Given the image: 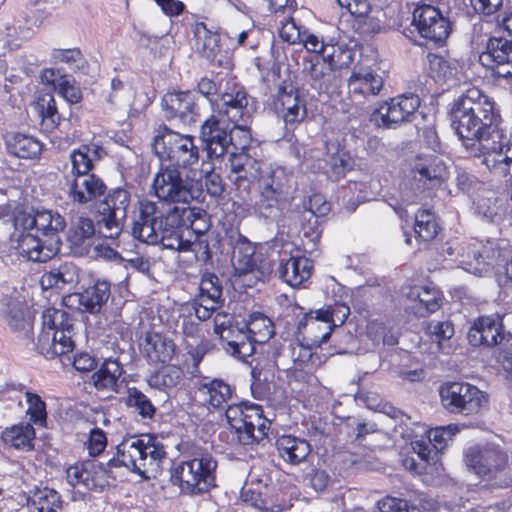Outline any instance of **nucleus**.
I'll use <instances>...</instances> for the list:
<instances>
[{
    "label": "nucleus",
    "mask_w": 512,
    "mask_h": 512,
    "mask_svg": "<svg viewBox=\"0 0 512 512\" xmlns=\"http://www.w3.org/2000/svg\"><path fill=\"white\" fill-rule=\"evenodd\" d=\"M79 273L77 266L72 262H62L51 266L50 270L43 273L40 278L42 289L52 288L64 289L66 286H72L78 282Z\"/></svg>",
    "instance_id": "obj_33"
},
{
    "label": "nucleus",
    "mask_w": 512,
    "mask_h": 512,
    "mask_svg": "<svg viewBox=\"0 0 512 512\" xmlns=\"http://www.w3.org/2000/svg\"><path fill=\"white\" fill-rule=\"evenodd\" d=\"M410 295L415 297L418 301L419 307L417 313L420 316H425V313H432L439 309V295L438 292L429 287H415Z\"/></svg>",
    "instance_id": "obj_54"
},
{
    "label": "nucleus",
    "mask_w": 512,
    "mask_h": 512,
    "mask_svg": "<svg viewBox=\"0 0 512 512\" xmlns=\"http://www.w3.org/2000/svg\"><path fill=\"white\" fill-rule=\"evenodd\" d=\"M224 348L231 356L243 361L254 353V341L244 323H242V329L226 342Z\"/></svg>",
    "instance_id": "obj_46"
},
{
    "label": "nucleus",
    "mask_w": 512,
    "mask_h": 512,
    "mask_svg": "<svg viewBox=\"0 0 512 512\" xmlns=\"http://www.w3.org/2000/svg\"><path fill=\"white\" fill-rule=\"evenodd\" d=\"M420 106L418 95L403 94L385 101L376 109L371 120L380 128L394 129L404 122L412 121Z\"/></svg>",
    "instance_id": "obj_12"
},
{
    "label": "nucleus",
    "mask_w": 512,
    "mask_h": 512,
    "mask_svg": "<svg viewBox=\"0 0 512 512\" xmlns=\"http://www.w3.org/2000/svg\"><path fill=\"white\" fill-rule=\"evenodd\" d=\"M458 431V427L451 424L431 429L428 433L429 444H431L434 449L441 451Z\"/></svg>",
    "instance_id": "obj_56"
},
{
    "label": "nucleus",
    "mask_w": 512,
    "mask_h": 512,
    "mask_svg": "<svg viewBox=\"0 0 512 512\" xmlns=\"http://www.w3.org/2000/svg\"><path fill=\"white\" fill-rule=\"evenodd\" d=\"M0 315L19 338L30 344H35L32 333L34 317L22 302L3 295L0 298Z\"/></svg>",
    "instance_id": "obj_20"
},
{
    "label": "nucleus",
    "mask_w": 512,
    "mask_h": 512,
    "mask_svg": "<svg viewBox=\"0 0 512 512\" xmlns=\"http://www.w3.org/2000/svg\"><path fill=\"white\" fill-rule=\"evenodd\" d=\"M140 346L151 363H166L175 352L174 343L159 333H148Z\"/></svg>",
    "instance_id": "obj_34"
},
{
    "label": "nucleus",
    "mask_w": 512,
    "mask_h": 512,
    "mask_svg": "<svg viewBox=\"0 0 512 512\" xmlns=\"http://www.w3.org/2000/svg\"><path fill=\"white\" fill-rule=\"evenodd\" d=\"M30 502L37 512H57L62 508L60 494L49 488L36 490L30 497Z\"/></svg>",
    "instance_id": "obj_48"
},
{
    "label": "nucleus",
    "mask_w": 512,
    "mask_h": 512,
    "mask_svg": "<svg viewBox=\"0 0 512 512\" xmlns=\"http://www.w3.org/2000/svg\"><path fill=\"white\" fill-rule=\"evenodd\" d=\"M411 24L421 37L433 42H443L451 32L449 19L431 5L416 7Z\"/></svg>",
    "instance_id": "obj_15"
},
{
    "label": "nucleus",
    "mask_w": 512,
    "mask_h": 512,
    "mask_svg": "<svg viewBox=\"0 0 512 512\" xmlns=\"http://www.w3.org/2000/svg\"><path fill=\"white\" fill-rule=\"evenodd\" d=\"M183 376L184 373L180 367L168 365L151 375L148 382L151 387L158 389L172 388L182 380Z\"/></svg>",
    "instance_id": "obj_52"
},
{
    "label": "nucleus",
    "mask_w": 512,
    "mask_h": 512,
    "mask_svg": "<svg viewBox=\"0 0 512 512\" xmlns=\"http://www.w3.org/2000/svg\"><path fill=\"white\" fill-rule=\"evenodd\" d=\"M194 36L197 52L207 60L214 61L221 50L219 35L209 30L204 23H196L194 26Z\"/></svg>",
    "instance_id": "obj_38"
},
{
    "label": "nucleus",
    "mask_w": 512,
    "mask_h": 512,
    "mask_svg": "<svg viewBox=\"0 0 512 512\" xmlns=\"http://www.w3.org/2000/svg\"><path fill=\"white\" fill-rule=\"evenodd\" d=\"M300 221L303 236L311 243V248H314L321 236L318 218L313 213H301Z\"/></svg>",
    "instance_id": "obj_58"
},
{
    "label": "nucleus",
    "mask_w": 512,
    "mask_h": 512,
    "mask_svg": "<svg viewBox=\"0 0 512 512\" xmlns=\"http://www.w3.org/2000/svg\"><path fill=\"white\" fill-rule=\"evenodd\" d=\"M249 98L244 90H232L221 95L217 109L219 114L224 115L235 124V130L242 134L244 143L251 141V134L246 122L251 116L248 106Z\"/></svg>",
    "instance_id": "obj_17"
},
{
    "label": "nucleus",
    "mask_w": 512,
    "mask_h": 512,
    "mask_svg": "<svg viewBox=\"0 0 512 512\" xmlns=\"http://www.w3.org/2000/svg\"><path fill=\"white\" fill-rule=\"evenodd\" d=\"M234 266L239 274H252L259 281H265L272 272V265L270 262L264 261L261 254L239 256Z\"/></svg>",
    "instance_id": "obj_40"
},
{
    "label": "nucleus",
    "mask_w": 512,
    "mask_h": 512,
    "mask_svg": "<svg viewBox=\"0 0 512 512\" xmlns=\"http://www.w3.org/2000/svg\"><path fill=\"white\" fill-rule=\"evenodd\" d=\"M313 344L301 341L290 342L281 351V356L289 358L295 368H315L321 365V356L313 351Z\"/></svg>",
    "instance_id": "obj_37"
},
{
    "label": "nucleus",
    "mask_w": 512,
    "mask_h": 512,
    "mask_svg": "<svg viewBox=\"0 0 512 512\" xmlns=\"http://www.w3.org/2000/svg\"><path fill=\"white\" fill-rule=\"evenodd\" d=\"M130 203L131 195L129 191L123 188H116L107 194L102 210L113 214L118 219L126 220Z\"/></svg>",
    "instance_id": "obj_45"
},
{
    "label": "nucleus",
    "mask_w": 512,
    "mask_h": 512,
    "mask_svg": "<svg viewBox=\"0 0 512 512\" xmlns=\"http://www.w3.org/2000/svg\"><path fill=\"white\" fill-rule=\"evenodd\" d=\"M110 294V284L105 280H97L83 292L70 295L68 301L73 304L77 303L84 312L96 314L100 312Z\"/></svg>",
    "instance_id": "obj_30"
},
{
    "label": "nucleus",
    "mask_w": 512,
    "mask_h": 512,
    "mask_svg": "<svg viewBox=\"0 0 512 512\" xmlns=\"http://www.w3.org/2000/svg\"><path fill=\"white\" fill-rule=\"evenodd\" d=\"M164 445L149 434L124 438L116 447V454L108 460L107 468L125 467L144 478L156 475L166 458Z\"/></svg>",
    "instance_id": "obj_4"
},
{
    "label": "nucleus",
    "mask_w": 512,
    "mask_h": 512,
    "mask_svg": "<svg viewBox=\"0 0 512 512\" xmlns=\"http://www.w3.org/2000/svg\"><path fill=\"white\" fill-rule=\"evenodd\" d=\"M108 470L103 463L87 460L70 466L66 478L71 486L83 485L88 490L103 488L107 483Z\"/></svg>",
    "instance_id": "obj_25"
},
{
    "label": "nucleus",
    "mask_w": 512,
    "mask_h": 512,
    "mask_svg": "<svg viewBox=\"0 0 512 512\" xmlns=\"http://www.w3.org/2000/svg\"><path fill=\"white\" fill-rule=\"evenodd\" d=\"M207 214L200 207L178 206L171 207L163 213L159 211L155 202L143 200L139 203L138 215L133 221L132 235L143 243L158 245L159 242L165 241L164 237H182L180 228L184 220L188 221L191 227Z\"/></svg>",
    "instance_id": "obj_2"
},
{
    "label": "nucleus",
    "mask_w": 512,
    "mask_h": 512,
    "mask_svg": "<svg viewBox=\"0 0 512 512\" xmlns=\"http://www.w3.org/2000/svg\"><path fill=\"white\" fill-rule=\"evenodd\" d=\"M152 149L161 162L169 161L178 168L198 163L200 151L191 135L175 132L165 125L156 129Z\"/></svg>",
    "instance_id": "obj_9"
},
{
    "label": "nucleus",
    "mask_w": 512,
    "mask_h": 512,
    "mask_svg": "<svg viewBox=\"0 0 512 512\" xmlns=\"http://www.w3.org/2000/svg\"><path fill=\"white\" fill-rule=\"evenodd\" d=\"M105 155L104 148L95 143L83 144L70 152L69 162L62 169V178L64 190L74 203L85 205L105 193L103 180L92 173L95 162Z\"/></svg>",
    "instance_id": "obj_3"
},
{
    "label": "nucleus",
    "mask_w": 512,
    "mask_h": 512,
    "mask_svg": "<svg viewBox=\"0 0 512 512\" xmlns=\"http://www.w3.org/2000/svg\"><path fill=\"white\" fill-rule=\"evenodd\" d=\"M480 147L486 150L482 163L487 167L509 164L512 161V127L504 130L498 124L490 136L480 142Z\"/></svg>",
    "instance_id": "obj_24"
},
{
    "label": "nucleus",
    "mask_w": 512,
    "mask_h": 512,
    "mask_svg": "<svg viewBox=\"0 0 512 512\" xmlns=\"http://www.w3.org/2000/svg\"><path fill=\"white\" fill-rule=\"evenodd\" d=\"M203 405L210 411H223L234 399V390L221 379L202 383L198 388Z\"/></svg>",
    "instance_id": "obj_31"
},
{
    "label": "nucleus",
    "mask_w": 512,
    "mask_h": 512,
    "mask_svg": "<svg viewBox=\"0 0 512 512\" xmlns=\"http://www.w3.org/2000/svg\"><path fill=\"white\" fill-rule=\"evenodd\" d=\"M479 61L497 77H512V41L503 37H490Z\"/></svg>",
    "instance_id": "obj_19"
},
{
    "label": "nucleus",
    "mask_w": 512,
    "mask_h": 512,
    "mask_svg": "<svg viewBox=\"0 0 512 512\" xmlns=\"http://www.w3.org/2000/svg\"><path fill=\"white\" fill-rule=\"evenodd\" d=\"M439 394L446 410L465 416L479 413L488 402L483 391L467 382L446 383L440 387Z\"/></svg>",
    "instance_id": "obj_11"
},
{
    "label": "nucleus",
    "mask_w": 512,
    "mask_h": 512,
    "mask_svg": "<svg viewBox=\"0 0 512 512\" xmlns=\"http://www.w3.org/2000/svg\"><path fill=\"white\" fill-rule=\"evenodd\" d=\"M499 115L494 102L480 89L472 87L461 94L451 108V126L464 142L469 153L484 158L486 150L480 147L498 125Z\"/></svg>",
    "instance_id": "obj_1"
},
{
    "label": "nucleus",
    "mask_w": 512,
    "mask_h": 512,
    "mask_svg": "<svg viewBox=\"0 0 512 512\" xmlns=\"http://www.w3.org/2000/svg\"><path fill=\"white\" fill-rule=\"evenodd\" d=\"M334 316L333 311H315L305 315L298 323V331L303 335V339L307 340L314 346H320L327 342L331 335V331L335 324L331 325Z\"/></svg>",
    "instance_id": "obj_26"
},
{
    "label": "nucleus",
    "mask_w": 512,
    "mask_h": 512,
    "mask_svg": "<svg viewBox=\"0 0 512 512\" xmlns=\"http://www.w3.org/2000/svg\"><path fill=\"white\" fill-rule=\"evenodd\" d=\"M254 343H265L274 335L272 320L261 312H253L244 323Z\"/></svg>",
    "instance_id": "obj_43"
},
{
    "label": "nucleus",
    "mask_w": 512,
    "mask_h": 512,
    "mask_svg": "<svg viewBox=\"0 0 512 512\" xmlns=\"http://www.w3.org/2000/svg\"><path fill=\"white\" fill-rule=\"evenodd\" d=\"M507 455L503 451L487 447L484 449L470 448L466 453V464L476 474L488 480L498 479L501 484L508 485Z\"/></svg>",
    "instance_id": "obj_13"
},
{
    "label": "nucleus",
    "mask_w": 512,
    "mask_h": 512,
    "mask_svg": "<svg viewBox=\"0 0 512 512\" xmlns=\"http://www.w3.org/2000/svg\"><path fill=\"white\" fill-rule=\"evenodd\" d=\"M383 86L382 76L371 68H354L348 78V93L357 102L378 96Z\"/></svg>",
    "instance_id": "obj_27"
},
{
    "label": "nucleus",
    "mask_w": 512,
    "mask_h": 512,
    "mask_svg": "<svg viewBox=\"0 0 512 512\" xmlns=\"http://www.w3.org/2000/svg\"><path fill=\"white\" fill-rule=\"evenodd\" d=\"M380 512H419L414 506H409L404 499L386 497L378 502Z\"/></svg>",
    "instance_id": "obj_61"
},
{
    "label": "nucleus",
    "mask_w": 512,
    "mask_h": 512,
    "mask_svg": "<svg viewBox=\"0 0 512 512\" xmlns=\"http://www.w3.org/2000/svg\"><path fill=\"white\" fill-rule=\"evenodd\" d=\"M165 241L159 242L164 249L179 252L191 251L197 261L207 264L211 262L213 253L218 249L220 239L217 233H208L196 236L194 241L185 240L183 237H164Z\"/></svg>",
    "instance_id": "obj_23"
},
{
    "label": "nucleus",
    "mask_w": 512,
    "mask_h": 512,
    "mask_svg": "<svg viewBox=\"0 0 512 512\" xmlns=\"http://www.w3.org/2000/svg\"><path fill=\"white\" fill-rule=\"evenodd\" d=\"M216 460L208 453H195L192 458L176 463L170 480L184 494L199 495L215 486Z\"/></svg>",
    "instance_id": "obj_7"
},
{
    "label": "nucleus",
    "mask_w": 512,
    "mask_h": 512,
    "mask_svg": "<svg viewBox=\"0 0 512 512\" xmlns=\"http://www.w3.org/2000/svg\"><path fill=\"white\" fill-rule=\"evenodd\" d=\"M124 221L109 212L101 210L100 218L97 221V232L103 238L114 239L121 234Z\"/></svg>",
    "instance_id": "obj_55"
},
{
    "label": "nucleus",
    "mask_w": 512,
    "mask_h": 512,
    "mask_svg": "<svg viewBox=\"0 0 512 512\" xmlns=\"http://www.w3.org/2000/svg\"><path fill=\"white\" fill-rule=\"evenodd\" d=\"M162 107L168 119L178 118L184 124L196 122L199 109L191 92H171L162 98Z\"/></svg>",
    "instance_id": "obj_28"
},
{
    "label": "nucleus",
    "mask_w": 512,
    "mask_h": 512,
    "mask_svg": "<svg viewBox=\"0 0 512 512\" xmlns=\"http://www.w3.org/2000/svg\"><path fill=\"white\" fill-rule=\"evenodd\" d=\"M500 251L493 242L488 241L486 244L475 241L470 243L464 250L462 257L465 258L463 263L469 266V270L482 275L487 268L493 266Z\"/></svg>",
    "instance_id": "obj_29"
},
{
    "label": "nucleus",
    "mask_w": 512,
    "mask_h": 512,
    "mask_svg": "<svg viewBox=\"0 0 512 512\" xmlns=\"http://www.w3.org/2000/svg\"><path fill=\"white\" fill-rule=\"evenodd\" d=\"M199 295L210 296L212 299L222 300V289L219 278L214 274L205 275L200 282Z\"/></svg>",
    "instance_id": "obj_62"
},
{
    "label": "nucleus",
    "mask_w": 512,
    "mask_h": 512,
    "mask_svg": "<svg viewBox=\"0 0 512 512\" xmlns=\"http://www.w3.org/2000/svg\"><path fill=\"white\" fill-rule=\"evenodd\" d=\"M305 71L314 80H321L325 75L331 72V66L326 63L323 58L315 56L305 62Z\"/></svg>",
    "instance_id": "obj_63"
},
{
    "label": "nucleus",
    "mask_w": 512,
    "mask_h": 512,
    "mask_svg": "<svg viewBox=\"0 0 512 512\" xmlns=\"http://www.w3.org/2000/svg\"><path fill=\"white\" fill-rule=\"evenodd\" d=\"M122 372V367L117 361L107 360L98 371L93 373L91 381L98 390L117 392Z\"/></svg>",
    "instance_id": "obj_39"
},
{
    "label": "nucleus",
    "mask_w": 512,
    "mask_h": 512,
    "mask_svg": "<svg viewBox=\"0 0 512 512\" xmlns=\"http://www.w3.org/2000/svg\"><path fill=\"white\" fill-rule=\"evenodd\" d=\"M467 338L474 347H497L511 341V335L506 334L498 315L480 316L470 327Z\"/></svg>",
    "instance_id": "obj_18"
},
{
    "label": "nucleus",
    "mask_w": 512,
    "mask_h": 512,
    "mask_svg": "<svg viewBox=\"0 0 512 512\" xmlns=\"http://www.w3.org/2000/svg\"><path fill=\"white\" fill-rule=\"evenodd\" d=\"M429 71L436 81L446 80L453 75V69L449 62L436 54L428 55Z\"/></svg>",
    "instance_id": "obj_59"
},
{
    "label": "nucleus",
    "mask_w": 512,
    "mask_h": 512,
    "mask_svg": "<svg viewBox=\"0 0 512 512\" xmlns=\"http://www.w3.org/2000/svg\"><path fill=\"white\" fill-rule=\"evenodd\" d=\"M279 36L289 44H296L300 42L302 33L300 28L296 25L294 19L289 18L285 21H281Z\"/></svg>",
    "instance_id": "obj_64"
},
{
    "label": "nucleus",
    "mask_w": 512,
    "mask_h": 512,
    "mask_svg": "<svg viewBox=\"0 0 512 512\" xmlns=\"http://www.w3.org/2000/svg\"><path fill=\"white\" fill-rule=\"evenodd\" d=\"M275 108L288 129H294L307 115L305 102L300 99L299 91L291 81H283L280 85Z\"/></svg>",
    "instance_id": "obj_21"
},
{
    "label": "nucleus",
    "mask_w": 512,
    "mask_h": 512,
    "mask_svg": "<svg viewBox=\"0 0 512 512\" xmlns=\"http://www.w3.org/2000/svg\"><path fill=\"white\" fill-rule=\"evenodd\" d=\"M53 57L57 62L68 64L73 70L83 68L85 63L83 55L78 49L55 50Z\"/></svg>",
    "instance_id": "obj_60"
},
{
    "label": "nucleus",
    "mask_w": 512,
    "mask_h": 512,
    "mask_svg": "<svg viewBox=\"0 0 512 512\" xmlns=\"http://www.w3.org/2000/svg\"><path fill=\"white\" fill-rule=\"evenodd\" d=\"M37 111L42 119V126L46 130H53L60 122L56 102L51 94L43 95L37 103Z\"/></svg>",
    "instance_id": "obj_53"
},
{
    "label": "nucleus",
    "mask_w": 512,
    "mask_h": 512,
    "mask_svg": "<svg viewBox=\"0 0 512 512\" xmlns=\"http://www.w3.org/2000/svg\"><path fill=\"white\" fill-rule=\"evenodd\" d=\"M236 131L234 129L228 133L221 121L214 115L206 119L200 127V139L204 144L207 156L210 159L224 156L228 152L229 146L233 144Z\"/></svg>",
    "instance_id": "obj_22"
},
{
    "label": "nucleus",
    "mask_w": 512,
    "mask_h": 512,
    "mask_svg": "<svg viewBox=\"0 0 512 512\" xmlns=\"http://www.w3.org/2000/svg\"><path fill=\"white\" fill-rule=\"evenodd\" d=\"M276 447L279 456L292 465H298L305 461L311 452L310 444L306 440L291 435H283L278 438Z\"/></svg>",
    "instance_id": "obj_36"
},
{
    "label": "nucleus",
    "mask_w": 512,
    "mask_h": 512,
    "mask_svg": "<svg viewBox=\"0 0 512 512\" xmlns=\"http://www.w3.org/2000/svg\"><path fill=\"white\" fill-rule=\"evenodd\" d=\"M96 233V228L90 218L79 217L72 222L68 232V241L72 246L79 247L88 242Z\"/></svg>",
    "instance_id": "obj_51"
},
{
    "label": "nucleus",
    "mask_w": 512,
    "mask_h": 512,
    "mask_svg": "<svg viewBox=\"0 0 512 512\" xmlns=\"http://www.w3.org/2000/svg\"><path fill=\"white\" fill-rule=\"evenodd\" d=\"M26 400L28 403L27 413L30 415V419L35 424L44 426L47 419L45 402L39 395L32 392H26Z\"/></svg>",
    "instance_id": "obj_57"
},
{
    "label": "nucleus",
    "mask_w": 512,
    "mask_h": 512,
    "mask_svg": "<svg viewBox=\"0 0 512 512\" xmlns=\"http://www.w3.org/2000/svg\"><path fill=\"white\" fill-rule=\"evenodd\" d=\"M256 186L257 196L253 209L265 219H275L281 206L293 198L292 176L281 167L264 170Z\"/></svg>",
    "instance_id": "obj_5"
},
{
    "label": "nucleus",
    "mask_w": 512,
    "mask_h": 512,
    "mask_svg": "<svg viewBox=\"0 0 512 512\" xmlns=\"http://www.w3.org/2000/svg\"><path fill=\"white\" fill-rule=\"evenodd\" d=\"M15 225L27 231L36 230L49 237L50 241H60L59 233L66 227V221L59 212L43 209L19 212L15 217Z\"/></svg>",
    "instance_id": "obj_16"
},
{
    "label": "nucleus",
    "mask_w": 512,
    "mask_h": 512,
    "mask_svg": "<svg viewBox=\"0 0 512 512\" xmlns=\"http://www.w3.org/2000/svg\"><path fill=\"white\" fill-rule=\"evenodd\" d=\"M60 241H49L44 244L36 235L23 234L18 241V251L23 257L34 262H46L56 255L60 249Z\"/></svg>",
    "instance_id": "obj_32"
},
{
    "label": "nucleus",
    "mask_w": 512,
    "mask_h": 512,
    "mask_svg": "<svg viewBox=\"0 0 512 512\" xmlns=\"http://www.w3.org/2000/svg\"><path fill=\"white\" fill-rule=\"evenodd\" d=\"M34 438V428L28 423L13 425L1 432L2 442L16 449L32 448Z\"/></svg>",
    "instance_id": "obj_42"
},
{
    "label": "nucleus",
    "mask_w": 512,
    "mask_h": 512,
    "mask_svg": "<svg viewBox=\"0 0 512 512\" xmlns=\"http://www.w3.org/2000/svg\"><path fill=\"white\" fill-rule=\"evenodd\" d=\"M8 151L19 158L35 159L42 151V144L35 137L17 133L7 140Z\"/></svg>",
    "instance_id": "obj_41"
},
{
    "label": "nucleus",
    "mask_w": 512,
    "mask_h": 512,
    "mask_svg": "<svg viewBox=\"0 0 512 512\" xmlns=\"http://www.w3.org/2000/svg\"><path fill=\"white\" fill-rule=\"evenodd\" d=\"M72 330L73 324L66 311L48 308L43 311L41 329L32 345L48 359L61 356L74 348Z\"/></svg>",
    "instance_id": "obj_6"
},
{
    "label": "nucleus",
    "mask_w": 512,
    "mask_h": 512,
    "mask_svg": "<svg viewBox=\"0 0 512 512\" xmlns=\"http://www.w3.org/2000/svg\"><path fill=\"white\" fill-rule=\"evenodd\" d=\"M125 404L142 419H152L156 412L151 400L135 387L128 388Z\"/></svg>",
    "instance_id": "obj_50"
},
{
    "label": "nucleus",
    "mask_w": 512,
    "mask_h": 512,
    "mask_svg": "<svg viewBox=\"0 0 512 512\" xmlns=\"http://www.w3.org/2000/svg\"><path fill=\"white\" fill-rule=\"evenodd\" d=\"M312 262L304 256H291L279 266L280 278L291 287H298L311 276Z\"/></svg>",
    "instance_id": "obj_35"
},
{
    "label": "nucleus",
    "mask_w": 512,
    "mask_h": 512,
    "mask_svg": "<svg viewBox=\"0 0 512 512\" xmlns=\"http://www.w3.org/2000/svg\"><path fill=\"white\" fill-rule=\"evenodd\" d=\"M240 145L238 148L233 144L235 151L229 156L230 180L240 192L249 195L250 185L256 184L264 171L261 169V163L249 154L248 143H244V138Z\"/></svg>",
    "instance_id": "obj_14"
},
{
    "label": "nucleus",
    "mask_w": 512,
    "mask_h": 512,
    "mask_svg": "<svg viewBox=\"0 0 512 512\" xmlns=\"http://www.w3.org/2000/svg\"><path fill=\"white\" fill-rule=\"evenodd\" d=\"M133 96L132 86L115 77L111 80L110 91L105 95V99L111 106L121 108L130 106Z\"/></svg>",
    "instance_id": "obj_49"
},
{
    "label": "nucleus",
    "mask_w": 512,
    "mask_h": 512,
    "mask_svg": "<svg viewBox=\"0 0 512 512\" xmlns=\"http://www.w3.org/2000/svg\"><path fill=\"white\" fill-rule=\"evenodd\" d=\"M225 417L241 445H252L263 440L270 428L269 421L263 417V410L257 404L234 403L225 407Z\"/></svg>",
    "instance_id": "obj_10"
},
{
    "label": "nucleus",
    "mask_w": 512,
    "mask_h": 512,
    "mask_svg": "<svg viewBox=\"0 0 512 512\" xmlns=\"http://www.w3.org/2000/svg\"><path fill=\"white\" fill-rule=\"evenodd\" d=\"M414 231L424 242L433 240L439 232L434 213L428 209L419 210L415 215Z\"/></svg>",
    "instance_id": "obj_47"
},
{
    "label": "nucleus",
    "mask_w": 512,
    "mask_h": 512,
    "mask_svg": "<svg viewBox=\"0 0 512 512\" xmlns=\"http://www.w3.org/2000/svg\"><path fill=\"white\" fill-rule=\"evenodd\" d=\"M151 188L161 202L169 204H188L192 200H199L203 195L199 182L183 177L178 167L165 162H161Z\"/></svg>",
    "instance_id": "obj_8"
},
{
    "label": "nucleus",
    "mask_w": 512,
    "mask_h": 512,
    "mask_svg": "<svg viewBox=\"0 0 512 512\" xmlns=\"http://www.w3.org/2000/svg\"><path fill=\"white\" fill-rule=\"evenodd\" d=\"M414 178L422 182L427 188H434L441 184L446 176V167L439 159H434L429 164H416L414 166Z\"/></svg>",
    "instance_id": "obj_44"
}]
</instances>
